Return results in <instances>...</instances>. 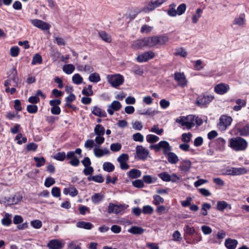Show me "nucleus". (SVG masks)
Wrapping results in <instances>:
<instances>
[{
  "label": "nucleus",
  "instance_id": "0eeeda50",
  "mask_svg": "<svg viewBox=\"0 0 249 249\" xmlns=\"http://www.w3.org/2000/svg\"><path fill=\"white\" fill-rule=\"evenodd\" d=\"M213 99V96L209 95H203L198 97L196 100V104L201 107L209 104Z\"/></svg>",
  "mask_w": 249,
  "mask_h": 249
},
{
  "label": "nucleus",
  "instance_id": "f3484780",
  "mask_svg": "<svg viewBox=\"0 0 249 249\" xmlns=\"http://www.w3.org/2000/svg\"><path fill=\"white\" fill-rule=\"evenodd\" d=\"M237 240L230 238L226 239L224 243L225 247L228 249H235L238 245Z\"/></svg>",
  "mask_w": 249,
  "mask_h": 249
},
{
  "label": "nucleus",
  "instance_id": "e433bc0d",
  "mask_svg": "<svg viewBox=\"0 0 249 249\" xmlns=\"http://www.w3.org/2000/svg\"><path fill=\"white\" fill-rule=\"evenodd\" d=\"M103 169L104 171L111 172L114 170V165L110 162H105L103 164Z\"/></svg>",
  "mask_w": 249,
  "mask_h": 249
},
{
  "label": "nucleus",
  "instance_id": "b1692460",
  "mask_svg": "<svg viewBox=\"0 0 249 249\" xmlns=\"http://www.w3.org/2000/svg\"><path fill=\"white\" fill-rule=\"evenodd\" d=\"M142 172L137 169H132L127 173V176L130 178H137L141 176Z\"/></svg>",
  "mask_w": 249,
  "mask_h": 249
},
{
  "label": "nucleus",
  "instance_id": "052dcab7",
  "mask_svg": "<svg viewBox=\"0 0 249 249\" xmlns=\"http://www.w3.org/2000/svg\"><path fill=\"white\" fill-rule=\"evenodd\" d=\"M184 231L185 233L188 235H193L196 232V230L193 227H190L189 225H186L184 227Z\"/></svg>",
  "mask_w": 249,
  "mask_h": 249
},
{
  "label": "nucleus",
  "instance_id": "3c124183",
  "mask_svg": "<svg viewBox=\"0 0 249 249\" xmlns=\"http://www.w3.org/2000/svg\"><path fill=\"white\" fill-rule=\"evenodd\" d=\"M174 54L176 55H180L184 57L187 55V53L183 48H178L175 50Z\"/></svg>",
  "mask_w": 249,
  "mask_h": 249
},
{
  "label": "nucleus",
  "instance_id": "c9c22d12",
  "mask_svg": "<svg viewBox=\"0 0 249 249\" xmlns=\"http://www.w3.org/2000/svg\"><path fill=\"white\" fill-rule=\"evenodd\" d=\"M89 80L91 82L98 83L101 80V77L98 73L93 72L89 75Z\"/></svg>",
  "mask_w": 249,
  "mask_h": 249
},
{
  "label": "nucleus",
  "instance_id": "864d4df0",
  "mask_svg": "<svg viewBox=\"0 0 249 249\" xmlns=\"http://www.w3.org/2000/svg\"><path fill=\"white\" fill-rule=\"evenodd\" d=\"M168 41V37L167 36H157L156 41L157 42V45H163Z\"/></svg>",
  "mask_w": 249,
  "mask_h": 249
},
{
  "label": "nucleus",
  "instance_id": "20e7f679",
  "mask_svg": "<svg viewBox=\"0 0 249 249\" xmlns=\"http://www.w3.org/2000/svg\"><path fill=\"white\" fill-rule=\"evenodd\" d=\"M237 133L240 136H249V124L241 122L237 123L234 127Z\"/></svg>",
  "mask_w": 249,
  "mask_h": 249
},
{
  "label": "nucleus",
  "instance_id": "a19ab883",
  "mask_svg": "<svg viewBox=\"0 0 249 249\" xmlns=\"http://www.w3.org/2000/svg\"><path fill=\"white\" fill-rule=\"evenodd\" d=\"M94 131L96 135L103 136L105 134V129L101 124H97L94 128Z\"/></svg>",
  "mask_w": 249,
  "mask_h": 249
},
{
  "label": "nucleus",
  "instance_id": "39448f33",
  "mask_svg": "<svg viewBox=\"0 0 249 249\" xmlns=\"http://www.w3.org/2000/svg\"><path fill=\"white\" fill-rule=\"evenodd\" d=\"M232 119L231 117L227 115H222L219 118V122L218 124V129L223 131L231 124Z\"/></svg>",
  "mask_w": 249,
  "mask_h": 249
},
{
  "label": "nucleus",
  "instance_id": "2f4dec72",
  "mask_svg": "<svg viewBox=\"0 0 249 249\" xmlns=\"http://www.w3.org/2000/svg\"><path fill=\"white\" fill-rule=\"evenodd\" d=\"M246 23V19L244 15H240L239 17L234 18L233 21V24L243 26Z\"/></svg>",
  "mask_w": 249,
  "mask_h": 249
},
{
  "label": "nucleus",
  "instance_id": "de8ad7c7",
  "mask_svg": "<svg viewBox=\"0 0 249 249\" xmlns=\"http://www.w3.org/2000/svg\"><path fill=\"white\" fill-rule=\"evenodd\" d=\"M42 62V59L41 56L38 53H36L33 57L32 61V65H36V64H41Z\"/></svg>",
  "mask_w": 249,
  "mask_h": 249
},
{
  "label": "nucleus",
  "instance_id": "6e6552de",
  "mask_svg": "<svg viewBox=\"0 0 249 249\" xmlns=\"http://www.w3.org/2000/svg\"><path fill=\"white\" fill-rule=\"evenodd\" d=\"M12 75H10L9 78L4 81V86L17 87L18 85V78L17 76V72L15 70H13Z\"/></svg>",
  "mask_w": 249,
  "mask_h": 249
},
{
  "label": "nucleus",
  "instance_id": "72a5a7b5",
  "mask_svg": "<svg viewBox=\"0 0 249 249\" xmlns=\"http://www.w3.org/2000/svg\"><path fill=\"white\" fill-rule=\"evenodd\" d=\"M63 71L67 74H71L75 70V66L71 64L64 65L62 68Z\"/></svg>",
  "mask_w": 249,
  "mask_h": 249
},
{
  "label": "nucleus",
  "instance_id": "412c9836",
  "mask_svg": "<svg viewBox=\"0 0 249 249\" xmlns=\"http://www.w3.org/2000/svg\"><path fill=\"white\" fill-rule=\"evenodd\" d=\"M228 208L231 210V207L225 201H218L217 202L216 209L219 211H223L225 209Z\"/></svg>",
  "mask_w": 249,
  "mask_h": 249
},
{
  "label": "nucleus",
  "instance_id": "338daca9",
  "mask_svg": "<svg viewBox=\"0 0 249 249\" xmlns=\"http://www.w3.org/2000/svg\"><path fill=\"white\" fill-rule=\"evenodd\" d=\"M141 115H146L149 116H153L155 114V110L152 108H148L146 110H141L140 113Z\"/></svg>",
  "mask_w": 249,
  "mask_h": 249
},
{
  "label": "nucleus",
  "instance_id": "69168bd1",
  "mask_svg": "<svg viewBox=\"0 0 249 249\" xmlns=\"http://www.w3.org/2000/svg\"><path fill=\"white\" fill-rule=\"evenodd\" d=\"M158 176L163 181L166 182H169L170 174L167 173L166 172H162L159 174Z\"/></svg>",
  "mask_w": 249,
  "mask_h": 249
},
{
  "label": "nucleus",
  "instance_id": "ddd939ff",
  "mask_svg": "<svg viewBox=\"0 0 249 249\" xmlns=\"http://www.w3.org/2000/svg\"><path fill=\"white\" fill-rule=\"evenodd\" d=\"M230 89V87L228 84L220 83L214 87V91L220 95L226 93Z\"/></svg>",
  "mask_w": 249,
  "mask_h": 249
},
{
  "label": "nucleus",
  "instance_id": "603ef678",
  "mask_svg": "<svg viewBox=\"0 0 249 249\" xmlns=\"http://www.w3.org/2000/svg\"><path fill=\"white\" fill-rule=\"evenodd\" d=\"M175 122L179 124L181 126H186L187 128V123L186 122L185 116H179L176 119Z\"/></svg>",
  "mask_w": 249,
  "mask_h": 249
},
{
  "label": "nucleus",
  "instance_id": "4d7b16f0",
  "mask_svg": "<svg viewBox=\"0 0 249 249\" xmlns=\"http://www.w3.org/2000/svg\"><path fill=\"white\" fill-rule=\"evenodd\" d=\"M53 158L59 161H63L66 158V154L64 152H58L53 155Z\"/></svg>",
  "mask_w": 249,
  "mask_h": 249
},
{
  "label": "nucleus",
  "instance_id": "4468645a",
  "mask_svg": "<svg viewBox=\"0 0 249 249\" xmlns=\"http://www.w3.org/2000/svg\"><path fill=\"white\" fill-rule=\"evenodd\" d=\"M121 107L122 105L119 101H114L108 106L107 111L109 115H112L115 111L119 110Z\"/></svg>",
  "mask_w": 249,
  "mask_h": 249
},
{
  "label": "nucleus",
  "instance_id": "c85d7f7f",
  "mask_svg": "<svg viewBox=\"0 0 249 249\" xmlns=\"http://www.w3.org/2000/svg\"><path fill=\"white\" fill-rule=\"evenodd\" d=\"M146 47L150 48L157 45V36L145 37Z\"/></svg>",
  "mask_w": 249,
  "mask_h": 249
},
{
  "label": "nucleus",
  "instance_id": "c756f323",
  "mask_svg": "<svg viewBox=\"0 0 249 249\" xmlns=\"http://www.w3.org/2000/svg\"><path fill=\"white\" fill-rule=\"evenodd\" d=\"M76 227L79 228L84 229L86 230H90L93 227V225L90 222L84 221H79L76 224Z\"/></svg>",
  "mask_w": 249,
  "mask_h": 249
},
{
  "label": "nucleus",
  "instance_id": "7ed1b4c3",
  "mask_svg": "<svg viewBox=\"0 0 249 249\" xmlns=\"http://www.w3.org/2000/svg\"><path fill=\"white\" fill-rule=\"evenodd\" d=\"M107 79L108 82L114 88L121 85L124 82V76L120 74H108Z\"/></svg>",
  "mask_w": 249,
  "mask_h": 249
},
{
  "label": "nucleus",
  "instance_id": "13d9d810",
  "mask_svg": "<svg viewBox=\"0 0 249 249\" xmlns=\"http://www.w3.org/2000/svg\"><path fill=\"white\" fill-rule=\"evenodd\" d=\"M143 181L147 184H151L156 180V178H152L150 175H144L142 177Z\"/></svg>",
  "mask_w": 249,
  "mask_h": 249
},
{
  "label": "nucleus",
  "instance_id": "aec40b11",
  "mask_svg": "<svg viewBox=\"0 0 249 249\" xmlns=\"http://www.w3.org/2000/svg\"><path fill=\"white\" fill-rule=\"evenodd\" d=\"M165 156L167 158L168 162L172 164H176L179 161L178 156L175 153L171 151Z\"/></svg>",
  "mask_w": 249,
  "mask_h": 249
},
{
  "label": "nucleus",
  "instance_id": "dca6fc26",
  "mask_svg": "<svg viewBox=\"0 0 249 249\" xmlns=\"http://www.w3.org/2000/svg\"><path fill=\"white\" fill-rule=\"evenodd\" d=\"M215 144L216 150L223 152L225 149L226 141L223 138H218L215 141Z\"/></svg>",
  "mask_w": 249,
  "mask_h": 249
},
{
  "label": "nucleus",
  "instance_id": "49530a36",
  "mask_svg": "<svg viewBox=\"0 0 249 249\" xmlns=\"http://www.w3.org/2000/svg\"><path fill=\"white\" fill-rule=\"evenodd\" d=\"M146 141L149 143H154L158 142L160 138L156 135L148 134L146 137Z\"/></svg>",
  "mask_w": 249,
  "mask_h": 249
},
{
  "label": "nucleus",
  "instance_id": "6ab92c4d",
  "mask_svg": "<svg viewBox=\"0 0 249 249\" xmlns=\"http://www.w3.org/2000/svg\"><path fill=\"white\" fill-rule=\"evenodd\" d=\"M63 193L65 195L69 194L71 196L74 197L78 195V192L72 185H70L63 189Z\"/></svg>",
  "mask_w": 249,
  "mask_h": 249
},
{
  "label": "nucleus",
  "instance_id": "a18cd8bd",
  "mask_svg": "<svg viewBox=\"0 0 249 249\" xmlns=\"http://www.w3.org/2000/svg\"><path fill=\"white\" fill-rule=\"evenodd\" d=\"M100 37L105 41L107 42H110L111 38L110 36L104 31H101L99 32Z\"/></svg>",
  "mask_w": 249,
  "mask_h": 249
},
{
  "label": "nucleus",
  "instance_id": "79ce46f5",
  "mask_svg": "<svg viewBox=\"0 0 249 249\" xmlns=\"http://www.w3.org/2000/svg\"><path fill=\"white\" fill-rule=\"evenodd\" d=\"M10 215L6 213L5 214L4 217L1 219V224L5 226H9L12 223V221L10 218Z\"/></svg>",
  "mask_w": 249,
  "mask_h": 249
},
{
  "label": "nucleus",
  "instance_id": "f03ea898",
  "mask_svg": "<svg viewBox=\"0 0 249 249\" xmlns=\"http://www.w3.org/2000/svg\"><path fill=\"white\" fill-rule=\"evenodd\" d=\"M150 148L154 149L157 152L161 150L164 156L167 155L172 150V146L166 141H161L157 144L151 145Z\"/></svg>",
  "mask_w": 249,
  "mask_h": 249
},
{
  "label": "nucleus",
  "instance_id": "0e129e2a",
  "mask_svg": "<svg viewBox=\"0 0 249 249\" xmlns=\"http://www.w3.org/2000/svg\"><path fill=\"white\" fill-rule=\"evenodd\" d=\"M132 138L135 142H142L144 140L143 136L139 132L133 134Z\"/></svg>",
  "mask_w": 249,
  "mask_h": 249
},
{
  "label": "nucleus",
  "instance_id": "680f3d73",
  "mask_svg": "<svg viewBox=\"0 0 249 249\" xmlns=\"http://www.w3.org/2000/svg\"><path fill=\"white\" fill-rule=\"evenodd\" d=\"M153 29V27L146 24L142 25L141 28V32L143 34H149Z\"/></svg>",
  "mask_w": 249,
  "mask_h": 249
},
{
  "label": "nucleus",
  "instance_id": "774afa93",
  "mask_svg": "<svg viewBox=\"0 0 249 249\" xmlns=\"http://www.w3.org/2000/svg\"><path fill=\"white\" fill-rule=\"evenodd\" d=\"M38 110V107L35 105H29L27 107V110L30 113H36Z\"/></svg>",
  "mask_w": 249,
  "mask_h": 249
},
{
  "label": "nucleus",
  "instance_id": "58836bf2",
  "mask_svg": "<svg viewBox=\"0 0 249 249\" xmlns=\"http://www.w3.org/2000/svg\"><path fill=\"white\" fill-rule=\"evenodd\" d=\"M104 197V196L101 194L95 193L91 196V200L93 203L98 204L102 201Z\"/></svg>",
  "mask_w": 249,
  "mask_h": 249
},
{
  "label": "nucleus",
  "instance_id": "5fc2aeb1",
  "mask_svg": "<svg viewBox=\"0 0 249 249\" xmlns=\"http://www.w3.org/2000/svg\"><path fill=\"white\" fill-rule=\"evenodd\" d=\"M122 148V145L121 143L116 142L111 144L110 146V150L113 152H116L119 151Z\"/></svg>",
  "mask_w": 249,
  "mask_h": 249
},
{
  "label": "nucleus",
  "instance_id": "7c9ffc66",
  "mask_svg": "<svg viewBox=\"0 0 249 249\" xmlns=\"http://www.w3.org/2000/svg\"><path fill=\"white\" fill-rule=\"evenodd\" d=\"M202 239L200 233H196V234L191 239H188L187 243L190 244H196L201 241Z\"/></svg>",
  "mask_w": 249,
  "mask_h": 249
},
{
  "label": "nucleus",
  "instance_id": "f257e3e1",
  "mask_svg": "<svg viewBox=\"0 0 249 249\" xmlns=\"http://www.w3.org/2000/svg\"><path fill=\"white\" fill-rule=\"evenodd\" d=\"M228 146L235 151H242L246 150L248 142L241 137H236L229 140Z\"/></svg>",
  "mask_w": 249,
  "mask_h": 249
},
{
  "label": "nucleus",
  "instance_id": "a878e982",
  "mask_svg": "<svg viewBox=\"0 0 249 249\" xmlns=\"http://www.w3.org/2000/svg\"><path fill=\"white\" fill-rule=\"evenodd\" d=\"M132 47L135 49H138L142 47H146L145 38L138 39L134 42L132 44Z\"/></svg>",
  "mask_w": 249,
  "mask_h": 249
},
{
  "label": "nucleus",
  "instance_id": "f704fd0d",
  "mask_svg": "<svg viewBox=\"0 0 249 249\" xmlns=\"http://www.w3.org/2000/svg\"><path fill=\"white\" fill-rule=\"evenodd\" d=\"M81 245L78 240L71 241L68 244L67 249H81Z\"/></svg>",
  "mask_w": 249,
  "mask_h": 249
},
{
  "label": "nucleus",
  "instance_id": "f8f14e48",
  "mask_svg": "<svg viewBox=\"0 0 249 249\" xmlns=\"http://www.w3.org/2000/svg\"><path fill=\"white\" fill-rule=\"evenodd\" d=\"M155 56L154 53L152 51L145 52L142 54L139 55L136 58L138 62L142 63L153 58Z\"/></svg>",
  "mask_w": 249,
  "mask_h": 249
},
{
  "label": "nucleus",
  "instance_id": "9b49d317",
  "mask_svg": "<svg viewBox=\"0 0 249 249\" xmlns=\"http://www.w3.org/2000/svg\"><path fill=\"white\" fill-rule=\"evenodd\" d=\"M31 22L34 26L42 30H48L50 27L48 23L38 19H32Z\"/></svg>",
  "mask_w": 249,
  "mask_h": 249
},
{
  "label": "nucleus",
  "instance_id": "5701e85b",
  "mask_svg": "<svg viewBox=\"0 0 249 249\" xmlns=\"http://www.w3.org/2000/svg\"><path fill=\"white\" fill-rule=\"evenodd\" d=\"M165 1V0H156L155 1H151L148 3L147 8L149 10L152 11L160 6Z\"/></svg>",
  "mask_w": 249,
  "mask_h": 249
},
{
  "label": "nucleus",
  "instance_id": "37998d69",
  "mask_svg": "<svg viewBox=\"0 0 249 249\" xmlns=\"http://www.w3.org/2000/svg\"><path fill=\"white\" fill-rule=\"evenodd\" d=\"M89 181H94L98 183H102L104 181V178L101 175L89 176L88 178Z\"/></svg>",
  "mask_w": 249,
  "mask_h": 249
},
{
  "label": "nucleus",
  "instance_id": "09e8293b",
  "mask_svg": "<svg viewBox=\"0 0 249 249\" xmlns=\"http://www.w3.org/2000/svg\"><path fill=\"white\" fill-rule=\"evenodd\" d=\"M192 134L190 132L183 133L181 135V141L185 143H188L191 141Z\"/></svg>",
  "mask_w": 249,
  "mask_h": 249
},
{
  "label": "nucleus",
  "instance_id": "ea45409f",
  "mask_svg": "<svg viewBox=\"0 0 249 249\" xmlns=\"http://www.w3.org/2000/svg\"><path fill=\"white\" fill-rule=\"evenodd\" d=\"M234 172V176H240L243 174H246L248 172L247 169L245 167H234L233 170Z\"/></svg>",
  "mask_w": 249,
  "mask_h": 249
},
{
  "label": "nucleus",
  "instance_id": "6e6d98bb",
  "mask_svg": "<svg viewBox=\"0 0 249 249\" xmlns=\"http://www.w3.org/2000/svg\"><path fill=\"white\" fill-rule=\"evenodd\" d=\"M211 208V206L210 204L204 203L202 205L201 208V214L206 216L207 215V210H210Z\"/></svg>",
  "mask_w": 249,
  "mask_h": 249
},
{
  "label": "nucleus",
  "instance_id": "cd10ccee",
  "mask_svg": "<svg viewBox=\"0 0 249 249\" xmlns=\"http://www.w3.org/2000/svg\"><path fill=\"white\" fill-rule=\"evenodd\" d=\"M145 230L142 227L138 226H132L128 230V232L133 234H142Z\"/></svg>",
  "mask_w": 249,
  "mask_h": 249
},
{
  "label": "nucleus",
  "instance_id": "2eb2a0df",
  "mask_svg": "<svg viewBox=\"0 0 249 249\" xmlns=\"http://www.w3.org/2000/svg\"><path fill=\"white\" fill-rule=\"evenodd\" d=\"M64 244L58 239H52L49 241L47 247L49 249H61Z\"/></svg>",
  "mask_w": 249,
  "mask_h": 249
},
{
  "label": "nucleus",
  "instance_id": "bb28decb",
  "mask_svg": "<svg viewBox=\"0 0 249 249\" xmlns=\"http://www.w3.org/2000/svg\"><path fill=\"white\" fill-rule=\"evenodd\" d=\"M186 117V122L187 123V129H190L195 126V115H189Z\"/></svg>",
  "mask_w": 249,
  "mask_h": 249
},
{
  "label": "nucleus",
  "instance_id": "1a4fd4ad",
  "mask_svg": "<svg viewBox=\"0 0 249 249\" xmlns=\"http://www.w3.org/2000/svg\"><path fill=\"white\" fill-rule=\"evenodd\" d=\"M129 160V156L127 154H122L117 158V160L120 163L122 170H126L129 168L127 162Z\"/></svg>",
  "mask_w": 249,
  "mask_h": 249
},
{
  "label": "nucleus",
  "instance_id": "8fccbe9b",
  "mask_svg": "<svg viewBox=\"0 0 249 249\" xmlns=\"http://www.w3.org/2000/svg\"><path fill=\"white\" fill-rule=\"evenodd\" d=\"M34 160L36 162V165L37 167H40L43 166L45 163V160L42 157L40 158L35 157Z\"/></svg>",
  "mask_w": 249,
  "mask_h": 249
},
{
  "label": "nucleus",
  "instance_id": "4c0bfd02",
  "mask_svg": "<svg viewBox=\"0 0 249 249\" xmlns=\"http://www.w3.org/2000/svg\"><path fill=\"white\" fill-rule=\"evenodd\" d=\"M22 196L18 194L15 195L12 198H9L8 202L10 204H16L21 200Z\"/></svg>",
  "mask_w": 249,
  "mask_h": 249
},
{
  "label": "nucleus",
  "instance_id": "4be33fe9",
  "mask_svg": "<svg viewBox=\"0 0 249 249\" xmlns=\"http://www.w3.org/2000/svg\"><path fill=\"white\" fill-rule=\"evenodd\" d=\"M192 163L189 160H183L180 161L179 169L184 172L188 171L191 166Z\"/></svg>",
  "mask_w": 249,
  "mask_h": 249
},
{
  "label": "nucleus",
  "instance_id": "bf43d9fd",
  "mask_svg": "<svg viewBox=\"0 0 249 249\" xmlns=\"http://www.w3.org/2000/svg\"><path fill=\"white\" fill-rule=\"evenodd\" d=\"M153 197V203L155 205H159L164 202V199L159 195H154Z\"/></svg>",
  "mask_w": 249,
  "mask_h": 249
},
{
  "label": "nucleus",
  "instance_id": "9d476101",
  "mask_svg": "<svg viewBox=\"0 0 249 249\" xmlns=\"http://www.w3.org/2000/svg\"><path fill=\"white\" fill-rule=\"evenodd\" d=\"M136 153L139 159L144 160L148 157L149 151L142 145H138L136 148Z\"/></svg>",
  "mask_w": 249,
  "mask_h": 249
},
{
  "label": "nucleus",
  "instance_id": "423d86ee",
  "mask_svg": "<svg viewBox=\"0 0 249 249\" xmlns=\"http://www.w3.org/2000/svg\"><path fill=\"white\" fill-rule=\"evenodd\" d=\"M174 80L177 82L178 86L184 88L187 86L188 81L183 72H176L174 75Z\"/></svg>",
  "mask_w": 249,
  "mask_h": 249
},
{
  "label": "nucleus",
  "instance_id": "473e14b6",
  "mask_svg": "<svg viewBox=\"0 0 249 249\" xmlns=\"http://www.w3.org/2000/svg\"><path fill=\"white\" fill-rule=\"evenodd\" d=\"M120 209L121 207L119 206L115 205L113 203H109L108 206L107 212L109 213H118L121 211Z\"/></svg>",
  "mask_w": 249,
  "mask_h": 249
},
{
  "label": "nucleus",
  "instance_id": "c03bdc74",
  "mask_svg": "<svg viewBox=\"0 0 249 249\" xmlns=\"http://www.w3.org/2000/svg\"><path fill=\"white\" fill-rule=\"evenodd\" d=\"M83 78L79 73L74 74L72 77V81L73 83L79 85L83 82Z\"/></svg>",
  "mask_w": 249,
  "mask_h": 249
},
{
  "label": "nucleus",
  "instance_id": "393cba45",
  "mask_svg": "<svg viewBox=\"0 0 249 249\" xmlns=\"http://www.w3.org/2000/svg\"><path fill=\"white\" fill-rule=\"evenodd\" d=\"M92 113L95 116L105 117L107 116L106 111L98 107H94L92 110Z\"/></svg>",
  "mask_w": 249,
  "mask_h": 249
},
{
  "label": "nucleus",
  "instance_id": "e2e57ef3",
  "mask_svg": "<svg viewBox=\"0 0 249 249\" xmlns=\"http://www.w3.org/2000/svg\"><path fill=\"white\" fill-rule=\"evenodd\" d=\"M175 6L176 5L174 4H172L170 5V8L167 12L168 15H169L170 16L175 17L177 15H178L177 10L175 9Z\"/></svg>",
  "mask_w": 249,
  "mask_h": 249
},
{
  "label": "nucleus",
  "instance_id": "a211bd4d",
  "mask_svg": "<svg viewBox=\"0 0 249 249\" xmlns=\"http://www.w3.org/2000/svg\"><path fill=\"white\" fill-rule=\"evenodd\" d=\"M95 156L97 158H100L105 155H109L110 154L109 150L106 148L103 149L94 148L93 150Z\"/></svg>",
  "mask_w": 249,
  "mask_h": 249
}]
</instances>
